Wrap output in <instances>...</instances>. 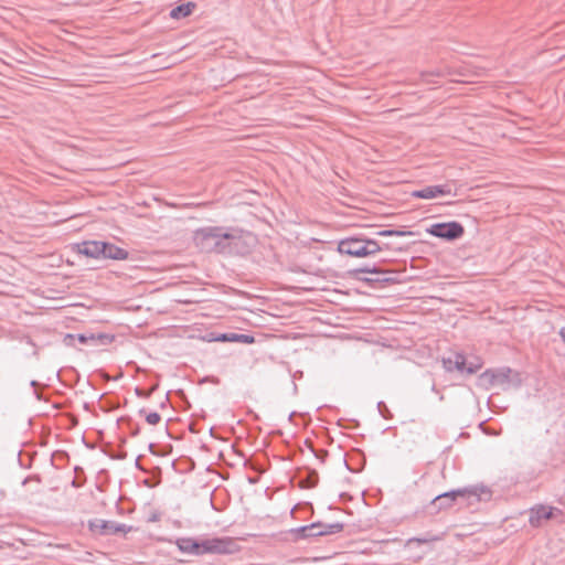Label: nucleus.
Instances as JSON below:
<instances>
[{"label":"nucleus","instance_id":"1","mask_svg":"<svg viewBox=\"0 0 565 565\" xmlns=\"http://www.w3.org/2000/svg\"><path fill=\"white\" fill-rule=\"evenodd\" d=\"M193 239L202 250L226 256H247L256 244V237L250 232L224 226L200 227L194 232Z\"/></svg>","mask_w":565,"mask_h":565},{"label":"nucleus","instance_id":"2","mask_svg":"<svg viewBox=\"0 0 565 565\" xmlns=\"http://www.w3.org/2000/svg\"><path fill=\"white\" fill-rule=\"evenodd\" d=\"M491 497L492 491L484 484L451 489L437 494L427 505V510L429 513H437L456 503L461 505H473L480 501H489Z\"/></svg>","mask_w":565,"mask_h":565},{"label":"nucleus","instance_id":"3","mask_svg":"<svg viewBox=\"0 0 565 565\" xmlns=\"http://www.w3.org/2000/svg\"><path fill=\"white\" fill-rule=\"evenodd\" d=\"M397 250L402 252L404 250L403 247H394L393 245L388 243H380L379 241L374 238L366 237L363 234L358 235H351L347 236L344 238H341L338 242L337 250L342 254L350 257L355 258H364L372 255H375L376 253L381 250Z\"/></svg>","mask_w":565,"mask_h":565},{"label":"nucleus","instance_id":"4","mask_svg":"<svg viewBox=\"0 0 565 565\" xmlns=\"http://www.w3.org/2000/svg\"><path fill=\"white\" fill-rule=\"evenodd\" d=\"M478 385L488 390L490 386H500L508 390L511 385L520 387L522 385L521 374L509 366L498 369H487L478 377Z\"/></svg>","mask_w":565,"mask_h":565},{"label":"nucleus","instance_id":"5","mask_svg":"<svg viewBox=\"0 0 565 565\" xmlns=\"http://www.w3.org/2000/svg\"><path fill=\"white\" fill-rule=\"evenodd\" d=\"M238 551L239 545L230 536L199 539V556L205 554L232 555Z\"/></svg>","mask_w":565,"mask_h":565},{"label":"nucleus","instance_id":"6","mask_svg":"<svg viewBox=\"0 0 565 565\" xmlns=\"http://www.w3.org/2000/svg\"><path fill=\"white\" fill-rule=\"evenodd\" d=\"M426 233L445 242H455L465 234L463 225L458 221L436 222L426 227Z\"/></svg>","mask_w":565,"mask_h":565},{"label":"nucleus","instance_id":"7","mask_svg":"<svg viewBox=\"0 0 565 565\" xmlns=\"http://www.w3.org/2000/svg\"><path fill=\"white\" fill-rule=\"evenodd\" d=\"M455 196L456 192L449 183L427 185L412 192V196L422 200H431L439 196Z\"/></svg>","mask_w":565,"mask_h":565},{"label":"nucleus","instance_id":"8","mask_svg":"<svg viewBox=\"0 0 565 565\" xmlns=\"http://www.w3.org/2000/svg\"><path fill=\"white\" fill-rule=\"evenodd\" d=\"M210 342H238L244 344H253L255 337L250 333H236V332H210L207 334Z\"/></svg>","mask_w":565,"mask_h":565},{"label":"nucleus","instance_id":"9","mask_svg":"<svg viewBox=\"0 0 565 565\" xmlns=\"http://www.w3.org/2000/svg\"><path fill=\"white\" fill-rule=\"evenodd\" d=\"M71 249L79 256L100 260V241H83L71 245Z\"/></svg>","mask_w":565,"mask_h":565},{"label":"nucleus","instance_id":"10","mask_svg":"<svg viewBox=\"0 0 565 565\" xmlns=\"http://www.w3.org/2000/svg\"><path fill=\"white\" fill-rule=\"evenodd\" d=\"M129 252L108 241H100V260H125Z\"/></svg>","mask_w":565,"mask_h":565},{"label":"nucleus","instance_id":"11","mask_svg":"<svg viewBox=\"0 0 565 565\" xmlns=\"http://www.w3.org/2000/svg\"><path fill=\"white\" fill-rule=\"evenodd\" d=\"M321 526V521H316L310 524L301 525L289 530V534L292 536L295 542L302 540H311L319 537L317 529Z\"/></svg>","mask_w":565,"mask_h":565},{"label":"nucleus","instance_id":"12","mask_svg":"<svg viewBox=\"0 0 565 565\" xmlns=\"http://www.w3.org/2000/svg\"><path fill=\"white\" fill-rule=\"evenodd\" d=\"M296 478L298 479V483L301 489L315 488L319 482L318 472L310 468L298 469L296 472Z\"/></svg>","mask_w":565,"mask_h":565},{"label":"nucleus","instance_id":"13","mask_svg":"<svg viewBox=\"0 0 565 565\" xmlns=\"http://www.w3.org/2000/svg\"><path fill=\"white\" fill-rule=\"evenodd\" d=\"M556 510L553 507L539 504L530 510L529 522L532 526H540L542 520H548L553 516V512Z\"/></svg>","mask_w":565,"mask_h":565},{"label":"nucleus","instance_id":"14","mask_svg":"<svg viewBox=\"0 0 565 565\" xmlns=\"http://www.w3.org/2000/svg\"><path fill=\"white\" fill-rule=\"evenodd\" d=\"M348 274L350 277H358V276H362L363 274L383 276V275H396L397 273L395 270L384 268L381 265L373 264V265H365L362 267L350 269L348 271Z\"/></svg>","mask_w":565,"mask_h":565},{"label":"nucleus","instance_id":"15","mask_svg":"<svg viewBox=\"0 0 565 565\" xmlns=\"http://www.w3.org/2000/svg\"><path fill=\"white\" fill-rule=\"evenodd\" d=\"M175 546L183 554L199 556V539L198 537H178Z\"/></svg>","mask_w":565,"mask_h":565},{"label":"nucleus","instance_id":"16","mask_svg":"<svg viewBox=\"0 0 565 565\" xmlns=\"http://www.w3.org/2000/svg\"><path fill=\"white\" fill-rule=\"evenodd\" d=\"M195 7L196 4L192 1L182 2L170 10L169 17L173 20H181L188 18L192 14Z\"/></svg>","mask_w":565,"mask_h":565},{"label":"nucleus","instance_id":"17","mask_svg":"<svg viewBox=\"0 0 565 565\" xmlns=\"http://www.w3.org/2000/svg\"><path fill=\"white\" fill-rule=\"evenodd\" d=\"M355 280H359L361 282H364L367 286H374L375 284H382V285H391L396 281H398L396 276L393 275H383V276H375V279H372V277L367 276H358L352 277Z\"/></svg>","mask_w":565,"mask_h":565},{"label":"nucleus","instance_id":"18","mask_svg":"<svg viewBox=\"0 0 565 565\" xmlns=\"http://www.w3.org/2000/svg\"><path fill=\"white\" fill-rule=\"evenodd\" d=\"M121 428L127 429L130 436L135 437L140 433V425L129 416H121L117 419Z\"/></svg>","mask_w":565,"mask_h":565},{"label":"nucleus","instance_id":"19","mask_svg":"<svg viewBox=\"0 0 565 565\" xmlns=\"http://www.w3.org/2000/svg\"><path fill=\"white\" fill-rule=\"evenodd\" d=\"M344 527V524L342 522H334V523H323L321 522V526H319L317 530V533L320 536H327L340 533Z\"/></svg>","mask_w":565,"mask_h":565},{"label":"nucleus","instance_id":"20","mask_svg":"<svg viewBox=\"0 0 565 565\" xmlns=\"http://www.w3.org/2000/svg\"><path fill=\"white\" fill-rule=\"evenodd\" d=\"M377 236L388 237V236H397V237H404V236H413L414 232L406 230L405 227L401 228H385L376 232Z\"/></svg>","mask_w":565,"mask_h":565},{"label":"nucleus","instance_id":"21","mask_svg":"<svg viewBox=\"0 0 565 565\" xmlns=\"http://www.w3.org/2000/svg\"><path fill=\"white\" fill-rule=\"evenodd\" d=\"M467 356L461 353V352H456L454 354V366H455V370L460 372V373H466V369H467Z\"/></svg>","mask_w":565,"mask_h":565},{"label":"nucleus","instance_id":"22","mask_svg":"<svg viewBox=\"0 0 565 565\" xmlns=\"http://www.w3.org/2000/svg\"><path fill=\"white\" fill-rule=\"evenodd\" d=\"M100 530H99V535L100 536H109V535H115V521L113 520H100Z\"/></svg>","mask_w":565,"mask_h":565},{"label":"nucleus","instance_id":"23","mask_svg":"<svg viewBox=\"0 0 565 565\" xmlns=\"http://www.w3.org/2000/svg\"><path fill=\"white\" fill-rule=\"evenodd\" d=\"M139 414L145 416V420L149 425H157L161 420L160 414L156 411L147 412L145 408H141Z\"/></svg>","mask_w":565,"mask_h":565},{"label":"nucleus","instance_id":"24","mask_svg":"<svg viewBox=\"0 0 565 565\" xmlns=\"http://www.w3.org/2000/svg\"><path fill=\"white\" fill-rule=\"evenodd\" d=\"M114 341V335L108 333H95V342H93V345L97 344H110Z\"/></svg>","mask_w":565,"mask_h":565},{"label":"nucleus","instance_id":"25","mask_svg":"<svg viewBox=\"0 0 565 565\" xmlns=\"http://www.w3.org/2000/svg\"><path fill=\"white\" fill-rule=\"evenodd\" d=\"M482 366V363L478 358H475L473 361H467L466 374L471 375L477 373Z\"/></svg>","mask_w":565,"mask_h":565},{"label":"nucleus","instance_id":"26","mask_svg":"<svg viewBox=\"0 0 565 565\" xmlns=\"http://www.w3.org/2000/svg\"><path fill=\"white\" fill-rule=\"evenodd\" d=\"M76 341L84 345L93 344L95 342V333H76Z\"/></svg>","mask_w":565,"mask_h":565},{"label":"nucleus","instance_id":"27","mask_svg":"<svg viewBox=\"0 0 565 565\" xmlns=\"http://www.w3.org/2000/svg\"><path fill=\"white\" fill-rule=\"evenodd\" d=\"M377 407V411H379V414L385 418V419H391L392 418V413L391 411L388 409L387 405L383 402V401H380L376 405Z\"/></svg>","mask_w":565,"mask_h":565},{"label":"nucleus","instance_id":"28","mask_svg":"<svg viewBox=\"0 0 565 565\" xmlns=\"http://www.w3.org/2000/svg\"><path fill=\"white\" fill-rule=\"evenodd\" d=\"M100 520L102 519H90L87 521V527L88 530L93 533V534H97L99 535V530H100Z\"/></svg>","mask_w":565,"mask_h":565},{"label":"nucleus","instance_id":"29","mask_svg":"<svg viewBox=\"0 0 565 565\" xmlns=\"http://www.w3.org/2000/svg\"><path fill=\"white\" fill-rule=\"evenodd\" d=\"M114 529H115V535L118 533L127 534L134 530V527L131 525H127L125 523H118L116 521H115Z\"/></svg>","mask_w":565,"mask_h":565},{"label":"nucleus","instance_id":"30","mask_svg":"<svg viewBox=\"0 0 565 565\" xmlns=\"http://www.w3.org/2000/svg\"><path fill=\"white\" fill-rule=\"evenodd\" d=\"M443 365H444L445 370L448 371V372L455 371L454 355L452 356H448V358H443Z\"/></svg>","mask_w":565,"mask_h":565},{"label":"nucleus","instance_id":"31","mask_svg":"<svg viewBox=\"0 0 565 565\" xmlns=\"http://www.w3.org/2000/svg\"><path fill=\"white\" fill-rule=\"evenodd\" d=\"M75 341H76V334H74V333H66L63 338V343L66 347H75Z\"/></svg>","mask_w":565,"mask_h":565},{"label":"nucleus","instance_id":"32","mask_svg":"<svg viewBox=\"0 0 565 565\" xmlns=\"http://www.w3.org/2000/svg\"><path fill=\"white\" fill-rule=\"evenodd\" d=\"M313 456L319 459L321 462H324L326 458L328 457V451L324 450V449H321V450H315V452H312Z\"/></svg>","mask_w":565,"mask_h":565},{"label":"nucleus","instance_id":"33","mask_svg":"<svg viewBox=\"0 0 565 565\" xmlns=\"http://www.w3.org/2000/svg\"><path fill=\"white\" fill-rule=\"evenodd\" d=\"M107 456H109L111 459H116V460H124L127 456L126 451L121 450L117 454H108L106 452Z\"/></svg>","mask_w":565,"mask_h":565},{"label":"nucleus","instance_id":"34","mask_svg":"<svg viewBox=\"0 0 565 565\" xmlns=\"http://www.w3.org/2000/svg\"><path fill=\"white\" fill-rule=\"evenodd\" d=\"M38 384L39 383L35 380L30 381V386L33 387V388H35L38 386ZM33 394H34V396H35V398L38 401H42L43 399L42 395L36 390L33 391Z\"/></svg>","mask_w":565,"mask_h":565},{"label":"nucleus","instance_id":"35","mask_svg":"<svg viewBox=\"0 0 565 565\" xmlns=\"http://www.w3.org/2000/svg\"><path fill=\"white\" fill-rule=\"evenodd\" d=\"M30 480H35V481L40 482V481H41V477H40V475H31V476H28V477H25V478L23 479V481H22V486H25Z\"/></svg>","mask_w":565,"mask_h":565},{"label":"nucleus","instance_id":"36","mask_svg":"<svg viewBox=\"0 0 565 565\" xmlns=\"http://www.w3.org/2000/svg\"><path fill=\"white\" fill-rule=\"evenodd\" d=\"M431 540L433 539H427V537H412V539L408 540V543L416 542V543L423 544V543H428Z\"/></svg>","mask_w":565,"mask_h":565},{"label":"nucleus","instance_id":"37","mask_svg":"<svg viewBox=\"0 0 565 565\" xmlns=\"http://www.w3.org/2000/svg\"><path fill=\"white\" fill-rule=\"evenodd\" d=\"M141 457H142V456H141V455H139V456L136 458V460H135V467H136V469H138V470H140V471L145 472V471H146V469H145V468L141 466V463H140V459H141Z\"/></svg>","mask_w":565,"mask_h":565},{"label":"nucleus","instance_id":"38","mask_svg":"<svg viewBox=\"0 0 565 565\" xmlns=\"http://www.w3.org/2000/svg\"><path fill=\"white\" fill-rule=\"evenodd\" d=\"M291 377H292V381L300 380L303 377V372L300 370H297L296 372L292 373Z\"/></svg>","mask_w":565,"mask_h":565},{"label":"nucleus","instance_id":"39","mask_svg":"<svg viewBox=\"0 0 565 565\" xmlns=\"http://www.w3.org/2000/svg\"><path fill=\"white\" fill-rule=\"evenodd\" d=\"M305 446L311 451V452H315L316 448L313 447L312 443L310 439H306L305 440Z\"/></svg>","mask_w":565,"mask_h":565},{"label":"nucleus","instance_id":"40","mask_svg":"<svg viewBox=\"0 0 565 565\" xmlns=\"http://www.w3.org/2000/svg\"><path fill=\"white\" fill-rule=\"evenodd\" d=\"M71 486H72L73 488H81V487L83 486V483H82V482H79L76 478H74V479L72 480V482H71Z\"/></svg>","mask_w":565,"mask_h":565},{"label":"nucleus","instance_id":"41","mask_svg":"<svg viewBox=\"0 0 565 565\" xmlns=\"http://www.w3.org/2000/svg\"><path fill=\"white\" fill-rule=\"evenodd\" d=\"M154 448H156V444L150 443V444L148 445V450H149L152 455H158V454L156 452Z\"/></svg>","mask_w":565,"mask_h":565},{"label":"nucleus","instance_id":"42","mask_svg":"<svg viewBox=\"0 0 565 565\" xmlns=\"http://www.w3.org/2000/svg\"><path fill=\"white\" fill-rule=\"evenodd\" d=\"M291 390H292V394L296 395L298 393V386L296 384L295 381H292V386H291Z\"/></svg>","mask_w":565,"mask_h":565},{"label":"nucleus","instance_id":"43","mask_svg":"<svg viewBox=\"0 0 565 565\" xmlns=\"http://www.w3.org/2000/svg\"><path fill=\"white\" fill-rule=\"evenodd\" d=\"M559 335H561L563 342L565 343V327L561 328Z\"/></svg>","mask_w":565,"mask_h":565},{"label":"nucleus","instance_id":"44","mask_svg":"<svg viewBox=\"0 0 565 565\" xmlns=\"http://www.w3.org/2000/svg\"><path fill=\"white\" fill-rule=\"evenodd\" d=\"M149 522H156L158 521V514H152L149 519H148Z\"/></svg>","mask_w":565,"mask_h":565},{"label":"nucleus","instance_id":"45","mask_svg":"<svg viewBox=\"0 0 565 565\" xmlns=\"http://www.w3.org/2000/svg\"><path fill=\"white\" fill-rule=\"evenodd\" d=\"M135 392L137 396H143L142 390L140 387H136Z\"/></svg>","mask_w":565,"mask_h":565},{"label":"nucleus","instance_id":"46","mask_svg":"<svg viewBox=\"0 0 565 565\" xmlns=\"http://www.w3.org/2000/svg\"><path fill=\"white\" fill-rule=\"evenodd\" d=\"M295 415H296V412H291L288 416V420L291 422Z\"/></svg>","mask_w":565,"mask_h":565},{"label":"nucleus","instance_id":"47","mask_svg":"<svg viewBox=\"0 0 565 565\" xmlns=\"http://www.w3.org/2000/svg\"><path fill=\"white\" fill-rule=\"evenodd\" d=\"M30 345L34 347L35 348V343L32 341V339L28 338V341H26Z\"/></svg>","mask_w":565,"mask_h":565},{"label":"nucleus","instance_id":"48","mask_svg":"<svg viewBox=\"0 0 565 565\" xmlns=\"http://www.w3.org/2000/svg\"><path fill=\"white\" fill-rule=\"evenodd\" d=\"M38 354H39V351H38V349L35 348V349L33 350V352H32V355H33V356H38Z\"/></svg>","mask_w":565,"mask_h":565},{"label":"nucleus","instance_id":"49","mask_svg":"<svg viewBox=\"0 0 565 565\" xmlns=\"http://www.w3.org/2000/svg\"><path fill=\"white\" fill-rule=\"evenodd\" d=\"M344 466L345 468L349 470V471H352V469L350 468L349 463L347 462V460H344Z\"/></svg>","mask_w":565,"mask_h":565},{"label":"nucleus","instance_id":"50","mask_svg":"<svg viewBox=\"0 0 565 565\" xmlns=\"http://www.w3.org/2000/svg\"><path fill=\"white\" fill-rule=\"evenodd\" d=\"M19 463H20V466H21V467H23V468H25V469H29V468H30V466H23V465H22V462H21V459H20V458H19Z\"/></svg>","mask_w":565,"mask_h":565},{"label":"nucleus","instance_id":"51","mask_svg":"<svg viewBox=\"0 0 565 565\" xmlns=\"http://www.w3.org/2000/svg\"><path fill=\"white\" fill-rule=\"evenodd\" d=\"M78 470H82V468H81L79 466H75V467H74V471L76 472V471H78Z\"/></svg>","mask_w":565,"mask_h":565},{"label":"nucleus","instance_id":"52","mask_svg":"<svg viewBox=\"0 0 565 565\" xmlns=\"http://www.w3.org/2000/svg\"><path fill=\"white\" fill-rule=\"evenodd\" d=\"M342 422H343V419H342V418H339L338 424H339L340 426H342V424H341Z\"/></svg>","mask_w":565,"mask_h":565},{"label":"nucleus","instance_id":"53","mask_svg":"<svg viewBox=\"0 0 565 565\" xmlns=\"http://www.w3.org/2000/svg\"><path fill=\"white\" fill-rule=\"evenodd\" d=\"M484 424H486L484 422H481V423L479 424V426L482 428Z\"/></svg>","mask_w":565,"mask_h":565}]
</instances>
